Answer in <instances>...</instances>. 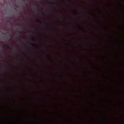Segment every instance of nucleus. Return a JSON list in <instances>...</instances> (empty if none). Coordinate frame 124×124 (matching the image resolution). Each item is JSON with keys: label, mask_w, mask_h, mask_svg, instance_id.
Returning <instances> with one entry per match:
<instances>
[{"label": "nucleus", "mask_w": 124, "mask_h": 124, "mask_svg": "<svg viewBox=\"0 0 124 124\" xmlns=\"http://www.w3.org/2000/svg\"><path fill=\"white\" fill-rule=\"evenodd\" d=\"M34 9L35 11H36V10H38V11H37V13L38 14L40 13V14L41 15H42L43 14V13L42 12L39 11L38 6L37 5H35V6L34 7Z\"/></svg>", "instance_id": "nucleus-1"}, {"label": "nucleus", "mask_w": 124, "mask_h": 124, "mask_svg": "<svg viewBox=\"0 0 124 124\" xmlns=\"http://www.w3.org/2000/svg\"><path fill=\"white\" fill-rule=\"evenodd\" d=\"M4 46L8 48H10V46L8 45H5Z\"/></svg>", "instance_id": "nucleus-2"}, {"label": "nucleus", "mask_w": 124, "mask_h": 124, "mask_svg": "<svg viewBox=\"0 0 124 124\" xmlns=\"http://www.w3.org/2000/svg\"><path fill=\"white\" fill-rule=\"evenodd\" d=\"M50 12L51 13H52L53 12L52 10L51 9H50L49 10Z\"/></svg>", "instance_id": "nucleus-3"}, {"label": "nucleus", "mask_w": 124, "mask_h": 124, "mask_svg": "<svg viewBox=\"0 0 124 124\" xmlns=\"http://www.w3.org/2000/svg\"><path fill=\"white\" fill-rule=\"evenodd\" d=\"M31 38H32V40H34V41H36V40L35 39H34V38H33L32 37V36H31Z\"/></svg>", "instance_id": "nucleus-4"}, {"label": "nucleus", "mask_w": 124, "mask_h": 124, "mask_svg": "<svg viewBox=\"0 0 124 124\" xmlns=\"http://www.w3.org/2000/svg\"><path fill=\"white\" fill-rule=\"evenodd\" d=\"M17 29L18 30H20V28H17Z\"/></svg>", "instance_id": "nucleus-5"}, {"label": "nucleus", "mask_w": 124, "mask_h": 124, "mask_svg": "<svg viewBox=\"0 0 124 124\" xmlns=\"http://www.w3.org/2000/svg\"><path fill=\"white\" fill-rule=\"evenodd\" d=\"M97 8L99 9V10L100 11V9L98 8Z\"/></svg>", "instance_id": "nucleus-6"}, {"label": "nucleus", "mask_w": 124, "mask_h": 124, "mask_svg": "<svg viewBox=\"0 0 124 124\" xmlns=\"http://www.w3.org/2000/svg\"><path fill=\"white\" fill-rule=\"evenodd\" d=\"M55 1H58L57 0H54Z\"/></svg>", "instance_id": "nucleus-7"}, {"label": "nucleus", "mask_w": 124, "mask_h": 124, "mask_svg": "<svg viewBox=\"0 0 124 124\" xmlns=\"http://www.w3.org/2000/svg\"><path fill=\"white\" fill-rule=\"evenodd\" d=\"M90 14V15H92V14L91 13H89Z\"/></svg>", "instance_id": "nucleus-8"}, {"label": "nucleus", "mask_w": 124, "mask_h": 124, "mask_svg": "<svg viewBox=\"0 0 124 124\" xmlns=\"http://www.w3.org/2000/svg\"><path fill=\"white\" fill-rule=\"evenodd\" d=\"M82 30H84V29H82Z\"/></svg>", "instance_id": "nucleus-9"}, {"label": "nucleus", "mask_w": 124, "mask_h": 124, "mask_svg": "<svg viewBox=\"0 0 124 124\" xmlns=\"http://www.w3.org/2000/svg\"><path fill=\"white\" fill-rule=\"evenodd\" d=\"M61 77H62V75H61Z\"/></svg>", "instance_id": "nucleus-10"}]
</instances>
